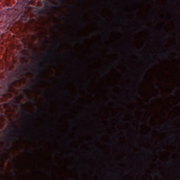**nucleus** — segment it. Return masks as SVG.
I'll return each instance as SVG.
<instances>
[{
    "instance_id": "obj_1",
    "label": "nucleus",
    "mask_w": 180,
    "mask_h": 180,
    "mask_svg": "<svg viewBox=\"0 0 180 180\" xmlns=\"http://www.w3.org/2000/svg\"><path fill=\"white\" fill-rule=\"evenodd\" d=\"M44 3L45 4L44 8L46 9H58V6L56 4V2L51 0V1H44Z\"/></svg>"
},
{
    "instance_id": "obj_2",
    "label": "nucleus",
    "mask_w": 180,
    "mask_h": 180,
    "mask_svg": "<svg viewBox=\"0 0 180 180\" xmlns=\"http://www.w3.org/2000/svg\"><path fill=\"white\" fill-rule=\"evenodd\" d=\"M38 78H39L40 81H43V75H41V70H38Z\"/></svg>"
},
{
    "instance_id": "obj_3",
    "label": "nucleus",
    "mask_w": 180,
    "mask_h": 180,
    "mask_svg": "<svg viewBox=\"0 0 180 180\" xmlns=\"http://www.w3.org/2000/svg\"><path fill=\"white\" fill-rule=\"evenodd\" d=\"M12 126H13V122H11V125H8V126L7 127V129H4L3 131H4V133H6V131H8V129H11V127H12Z\"/></svg>"
},
{
    "instance_id": "obj_4",
    "label": "nucleus",
    "mask_w": 180,
    "mask_h": 180,
    "mask_svg": "<svg viewBox=\"0 0 180 180\" xmlns=\"http://www.w3.org/2000/svg\"><path fill=\"white\" fill-rule=\"evenodd\" d=\"M60 5H64L65 0H58Z\"/></svg>"
},
{
    "instance_id": "obj_5",
    "label": "nucleus",
    "mask_w": 180,
    "mask_h": 180,
    "mask_svg": "<svg viewBox=\"0 0 180 180\" xmlns=\"http://www.w3.org/2000/svg\"><path fill=\"white\" fill-rule=\"evenodd\" d=\"M27 4L28 5H33V1L32 0H27Z\"/></svg>"
},
{
    "instance_id": "obj_6",
    "label": "nucleus",
    "mask_w": 180,
    "mask_h": 180,
    "mask_svg": "<svg viewBox=\"0 0 180 180\" xmlns=\"http://www.w3.org/2000/svg\"><path fill=\"white\" fill-rule=\"evenodd\" d=\"M29 116L30 117V119H32V120H33V115H30V113H28Z\"/></svg>"
},
{
    "instance_id": "obj_7",
    "label": "nucleus",
    "mask_w": 180,
    "mask_h": 180,
    "mask_svg": "<svg viewBox=\"0 0 180 180\" xmlns=\"http://www.w3.org/2000/svg\"><path fill=\"white\" fill-rule=\"evenodd\" d=\"M51 56L52 57L54 56V51H51Z\"/></svg>"
},
{
    "instance_id": "obj_8",
    "label": "nucleus",
    "mask_w": 180,
    "mask_h": 180,
    "mask_svg": "<svg viewBox=\"0 0 180 180\" xmlns=\"http://www.w3.org/2000/svg\"><path fill=\"white\" fill-rule=\"evenodd\" d=\"M119 122H120V123H123V120L122 119H120Z\"/></svg>"
},
{
    "instance_id": "obj_9",
    "label": "nucleus",
    "mask_w": 180,
    "mask_h": 180,
    "mask_svg": "<svg viewBox=\"0 0 180 180\" xmlns=\"http://www.w3.org/2000/svg\"><path fill=\"white\" fill-rule=\"evenodd\" d=\"M22 113H25V108H23L22 110H21Z\"/></svg>"
},
{
    "instance_id": "obj_10",
    "label": "nucleus",
    "mask_w": 180,
    "mask_h": 180,
    "mask_svg": "<svg viewBox=\"0 0 180 180\" xmlns=\"http://www.w3.org/2000/svg\"><path fill=\"white\" fill-rule=\"evenodd\" d=\"M16 139H20V136H19L18 134H16Z\"/></svg>"
},
{
    "instance_id": "obj_11",
    "label": "nucleus",
    "mask_w": 180,
    "mask_h": 180,
    "mask_svg": "<svg viewBox=\"0 0 180 180\" xmlns=\"http://www.w3.org/2000/svg\"><path fill=\"white\" fill-rule=\"evenodd\" d=\"M31 88H32V89H34V85H31Z\"/></svg>"
},
{
    "instance_id": "obj_12",
    "label": "nucleus",
    "mask_w": 180,
    "mask_h": 180,
    "mask_svg": "<svg viewBox=\"0 0 180 180\" xmlns=\"http://www.w3.org/2000/svg\"><path fill=\"white\" fill-rule=\"evenodd\" d=\"M10 140H11V142L12 143V141H13V140H15V139H14V138H12V139H11Z\"/></svg>"
},
{
    "instance_id": "obj_13",
    "label": "nucleus",
    "mask_w": 180,
    "mask_h": 180,
    "mask_svg": "<svg viewBox=\"0 0 180 180\" xmlns=\"http://www.w3.org/2000/svg\"><path fill=\"white\" fill-rule=\"evenodd\" d=\"M20 107H21V108H25V105L22 104V105H20Z\"/></svg>"
},
{
    "instance_id": "obj_14",
    "label": "nucleus",
    "mask_w": 180,
    "mask_h": 180,
    "mask_svg": "<svg viewBox=\"0 0 180 180\" xmlns=\"http://www.w3.org/2000/svg\"><path fill=\"white\" fill-rule=\"evenodd\" d=\"M33 103H36V99H34V100H33Z\"/></svg>"
},
{
    "instance_id": "obj_15",
    "label": "nucleus",
    "mask_w": 180,
    "mask_h": 180,
    "mask_svg": "<svg viewBox=\"0 0 180 180\" xmlns=\"http://www.w3.org/2000/svg\"><path fill=\"white\" fill-rule=\"evenodd\" d=\"M22 92H27L26 89H23Z\"/></svg>"
},
{
    "instance_id": "obj_16",
    "label": "nucleus",
    "mask_w": 180,
    "mask_h": 180,
    "mask_svg": "<svg viewBox=\"0 0 180 180\" xmlns=\"http://www.w3.org/2000/svg\"><path fill=\"white\" fill-rule=\"evenodd\" d=\"M16 174H17L16 172H15L13 173V175L15 176Z\"/></svg>"
},
{
    "instance_id": "obj_17",
    "label": "nucleus",
    "mask_w": 180,
    "mask_h": 180,
    "mask_svg": "<svg viewBox=\"0 0 180 180\" xmlns=\"http://www.w3.org/2000/svg\"><path fill=\"white\" fill-rule=\"evenodd\" d=\"M38 65H39V67H41V65L40 63H38Z\"/></svg>"
},
{
    "instance_id": "obj_18",
    "label": "nucleus",
    "mask_w": 180,
    "mask_h": 180,
    "mask_svg": "<svg viewBox=\"0 0 180 180\" xmlns=\"http://www.w3.org/2000/svg\"><path fill=\"white\" fill-rule=\"evenodd\" d=\"M63 19H67V17L64 16V17H63Z\"/></svg>"
},
{
    "instance_id": "obj_19",
    "label": "nucleus",
    "mask_w": 180,
    "mask_h": 180,
    "mask_svg": "<svg viewBox=\"0 0 180 180\" xmlns=\"http://www.w3.org/2000/svg\"><path fill=\"white\" fill-rule=\"evenodd\" d=\"M136 98H139V96H136Z\"/></svg>"
},
{
    "instance_id": "obj_20",
    "label": "nucleus",
    "mask_w": 180,
    "mask_h": 180,
    "mask_svg": "<svg viewBox=\"0 0 180 180\" xmlns=\"http://www.w3.org/2000/svg\"><path fill=\"white\" fill-rule=\"evenodd\" d=\"M56 26V27H57V25H55Z\"/></svg>"
}]
</instances>
